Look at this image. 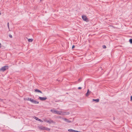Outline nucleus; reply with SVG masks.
<instances>
[{
	"mask_svg": "<svg viewBox=\"0 0 132 132\" xmlns=\"http://www.w3.org/2000/svg\"><path fill=\"white\" fill-rule=\"evenodd\" d=\"M39 98L41 101H44L47 99V98L46 97H39Z\"/></svg>",
	"mask_w": 132,
	"mask_h": 132,
	"instance_id": "3",
	"label": "nucleus"
},
{
	"mask_svg": "<svg viewBox=\"0 0 132 132\" xmlns=\"http://www.w3.org/2000/svg\"><path fill=\"white\" fill-rule=\"evenodd\" d=\"M50 111L53 113H56V110L53 109H51Z\"/></svg>",
	"mask_w": 132,
	"mask_h": 132,
	"instance_id": "10",
	"label": "nucleus"
},
{
	"mask_svg": "<svg viewBox=\"0 0 132 132\" xmlns=\"http://www.w3.org/2000/svg\"><path fill=\"white\" fill-rule=\"evenodd\" d=\"M93 101H96V102H99V100L98 99H93Z\"/></svg>",
	"mask_w": 132,
	"mask_h": 132,
	"instance_id": "13",
	"label": "nucleus"
},
{
	"mask_svg": "<svg viewBox=\"0 0 132 132\" xmlns=\"http://www.w3.org/2000/svg\"><path fill=\"white\" fill-rule=\"evenodd\" d=\"M90 91H89V90L88 89V90L87 92V93L86 94V96H88V95L89 94H90Z\"/></svg>",
	"mask_w": 132,
	"mask_h": 132,
	"instance_id": "12",
	"label": "nucleus"
},
{
	"mask_svg": "<svg viewBox=\"0 0 132 132\" xmlns=\"http://www.w3.org/2000/svg\"><path fill=\"white\" fill-rule=\"evenodd\" d=\"M78 132H81V131H78Z\"/></svg>",
	"mask_w": 132,
	"mask_h": 132,
	"instance_id": "28",
	"label": "nucleus"
},
{
	"mask_svg": "<svg viewBox=\"0 0 132 132\" xmlns=\"http://www.w3.org/2000/svg\"><path fill=\"white\" fill-rule=\"evenodd\" d=\"M32 103L35 104H38L39 103L38 101H36L34 100H33V101Z\"/></svg>",
	"mask_w": 132,
	"mask_h": 132,
	"instance_id": "8",
	"label": "nucleus"
},
{
	"mask_svg": "<svg viewBox=\"0 0 132 132\" xmlns=\"http://www.w3.org/2000/svg\"><path fill=\"white\" fill-rule=\"evenodd\" d=\"M45 122L47 123H48L50 124L51 123H54V121L53 120L50 119V120H46L45 121Z\"/></svg>",
	"mask_w": 132,
	"mask_h": 132,
	"instance_id": "2",
	"label": "nucleus"
},
{
	"mask_svg": "<svg viewBox=\"0 0 132 132\" xmlns=\"http://www.w3.org/2000/svg\"><path fill=\"white\" fill-rule=\"evenodd\" d=\"M33 41V39H28V41L29 42H32Z\"/></svg>",
	"mask_w": 132,
	"mask_h": 132,
	"instance_id": "15",
	"label": "nucleus"
},
{
	"mask_svg": "<svg viewBox=\"0 0 132 132\" xmlns=\"http://www.w3.org/2000/svg\"><path fill=\"white\" fill-rule=\"evenodd\" d=\"M62 115H68L70 113L69 112H63Z\"/></svg>",
	"mask_w": 132,
	"mask_h": 132,
	"instance_id": "9",
	"label": "nucleus"
},
{
	"mask_svg": "<svg viewBox=\"0 0 132 132\" xmlns=\"http://www.w3.org/2000/svg\"><path fill=\"white\" fill-rule=\"evenodd\" d=\"M78 131H77V130H75V132H78Z\"/></svg>",
	"mask_w": 132,
	"mask_h": 132,
	"instance_id": "27",
	"label": "nucleus"
},
{
	"mask_svg": "<svg viewBox=\"0 0 132 132\" xmlns=\"http://www.w3.org/2000/svg\"><path fill=\"white\" fill-rule=\"evenodd\" d=\"M81 79L80 78L78 80V81H79V82H80V81H81Z\"/></svg>",
	"mask_w": 132,
	"mask_h": 132,
	"instance_id": "23",
	"label": "nucleus"
},
{
	"mask_svg": "<svg viewBox=\"0 0 132 132\" xmlns=\"http://www.w3.org/2000/svg\"><path fill=\"white\" fill-rule=\"evenodd\" d=\"M0 100H1L0 99Z\"/></svg>",
	"mask_w": 132,
	"mask_h": 132,
	"instance_id": "29",
	"label": "nucleus"
},
{
	"mask_svg": "<svg viewBox=\"0 0 132 132\" xmlns=\"http://www.w3.org/2000/svg\"><path fill=\"white\" fill-rule=\"evenodd\" d=\"M27 98V100H29L30 98H29V97H28Z\"/></svg>",
	"mask_w": 132,
	"mask_h": 132,
	"instance_id": "25",
	"label": "nucleus"
},
{
	"mask_svg": "<svg viewBox=\"0 0 132 132\" xmlns=\"http://www.w3.org/2000/svg\"><path fill=\"white\" fill-rule=\"evenodd\" d=\"M40 129H41L42 130H45V128L44 127H42L41 128H40Z\"/></svg>",
	"mask_w": 132,
	"mask_h": 132,
	"instance_id": "16",
	"label": "nucleus"
},
{
	"mask_svg": "<svg viewBox=\"0 0 132 132\" xmlns=\"http://www.w3.org/2000/svg\"><path fill=\"white\" fill-rule=\"evenodd\" d=\"M35 92H39L40 93H42V92L40 90H39L38 89H35Z\"/></svg>",
	"mask_w": 132,
	"mask_h": 132,
	"instance_id": "7",
	"label": "nucleus"
},
{
	"mask_svg": "<svg viewBox=\"0 0 132 132\" xmlns=\"http://www.w3.org/2000/svg\"><path fill=\"white\" fill-rule=\"evenodd\" d=\"M75 47V46L74 45H73L72 47V48L73 49Z\"/></svg>",
	"mask_w": 132,
	"mask_h": 132,
	"instance_id": "22",
	"label": "nucleus"
},
{
	"mask_svg": "<svg viewBox=\"0 0 132 132\" xmlns=\"http://www.w3.org/2000/svg\"><path fill=\"white\" fill-rule=\"evenodd\" d=\"M63 112L61 111H56L55 114L62 115V113Z\"/></svg>",
	"mask_w": 132,
	"mask_h": 132,
	"instance_id": "4",
	"label": "nucleus"
},
{
	"mask_svg": "<svg viewBox=\"0 0 132 132\" xmlns=\"http://www.w3.org/2000/svg\"><path fill=\"white\" fill-rule=\"evenodd\" d=\"M9 67L8 66L6 65L2 67L1 69H0V70L4 72L5 70L8 69Z\"/></svg>",
	"mask_w": 132,
	"mask_h": 132,
	"instance_id": "1",
	"label": "nucleus"
},
{
	"mask_svg": "<svg viewBox=\"0 0 132 132\" xmlns=\"http://www.w3.org/2000/svg\"><path fill=\"white\" fill-rule=\"evenodd\" d=\"M9 36L10 38H12V36L11 34H9Z\"/></svg>",
	"mask_w": 132,
	"mask_h": 132,
	"instance_id": "21",
	"label": "nucleus"
},
{
	"mask_svg": "<svg viewBox=\"0 0 132 132\" xmlns=\"http://www.w3.org/2000/svg\"><path fill=\"white\" fill-rule=\"evenodd\" d=\"M62 119H63L66 122H67L68 123H70L71 122V121L69 120L68 119H66V118H62Z\"/></svg>",
	"mask_w": 132,
	"mask_h": 132,
	"instance_id": "6",
	"label": "nucleus"
},
{
	"mask_svg": "<svg viewBox=\"0 0 132 132\" xmlns=\"http://www.w3.org/2000/svg\"><path fill=\"white\" fill-rule=\"evenodd\" d=\"M35 119L37 120H38L40 122H42L43 121L41 119H38L37 117H35Z\"/></svg>",
	"mask_w": 132,
	"mask_h": 132,
	"instance_id": "11",
	"label": "nucleus"
},
{
	"mask_svg": "<svg viewBox=\"0 0 132 132\" xmlns=\"http://www.w3.org/2000/svg\"><path fill=\"white\" fill-rule=\"evenodd\" d=\"M129 42L131 44H132V39H130L129 40Z\"/></svg>",
	"mask_w": 132,
	"mask_h": 132,
	"instance_id": "18",
	"label": "nucleus"
},
{
	"mask_svg": "<svg viewBox=\"0 0 132 132\" xmlns=\"http://www.w3.org/2000/svg\"><path fill=\"white\" fill-rule=\"evenodd\" d=\"M75 130L72 129H69L68 130V131L70 132H75Z\"/></svg>",
	"mask_w": 132,
	"mask_h": 132,
	"instance_id": "14",
	"label": "nucleus"
},
{
	"mask_svg": "<svg viewBox=\"0 0 132 132\" xmlns=\"http://www.w3.org/2000/svg\"><path fill=\"white\" fill-rule=\"evenodd\" d=\"M33 100V99H32L31 98H30L29 101H30L31 102H32Z\"/></svg>",
	"mask_w": 132,
	"mask_h": 132,
	"instance_id": "17",
	"label": "nucleus"
},
{
	"mask_svg": "<svg viewBox=\"0 0 132 132\" xmlns=\"http://www.w3.org/2000/svg\"><path fill=\"white\" fill-rule=\"evenodd\" d=\"M82 18L83 19V20L85 21H87V18L86 16L85 15H82Z\"/></svg>",
	"mask_w": 132,
	"mask_h": 132,
	"instance_id": "5",
	"label": "nucleus"
},
{
	"mask_svg": "<svg viewBox=\"0 0 132 132\" xmlns=\"http://www.w3.org/2000/svg\"><path fill=\"white\" fill-rule=\"evenodd\" d=\"M102 47L103 48H106V47L105 45H103L102 46Z\"/></svg>",
	"mask_w": 132,
	"mask_h": 132,
	"instance_id": "19",
	"label": "nucleus"
},
{
	"mask_svg": "<svg viewBox=\"0 0 132 132\" xmlns=\"http://www.w3.org/2000/svg\"><path fill=\"white\" fill-rule=\"evenodd\" d=\"M81 88H82L81 87H78V89H81Z\"/></svg>",
	"mask_w": 132,
	"mask_h": 132,
	"instance_id": "24",
	"label": "nucleus"
},
{
	"mask_svg": "<svg viewBox=\"0 0 132 132\" xmlns=\"http://www.w3.org/2000/svg\"><path fill=\"white\" fill-rule=\"evenodd\" d=\"M7 27L9 29V22H8L7 23Z\"/></svg>",
	"mask_w": 132,
	"mask_h": 132,
	"instance_id": "20",
	"label": "nucleus"
},
{
	"mask_svg": "<svg viewBox=\"0 0 132 132\" xmlns=\"http://www.w3.org/2000/svg\"><path fill=\"white\" fill-rule=\"evenodd\" d=\"M130 100L131 101L132 100V95L130 97Z\"/></svg>",
	"mask_w": 132,
	"mask_h": 132,
	"instance_id": "26",
	"label": "nucleus"
}]
</instances>
